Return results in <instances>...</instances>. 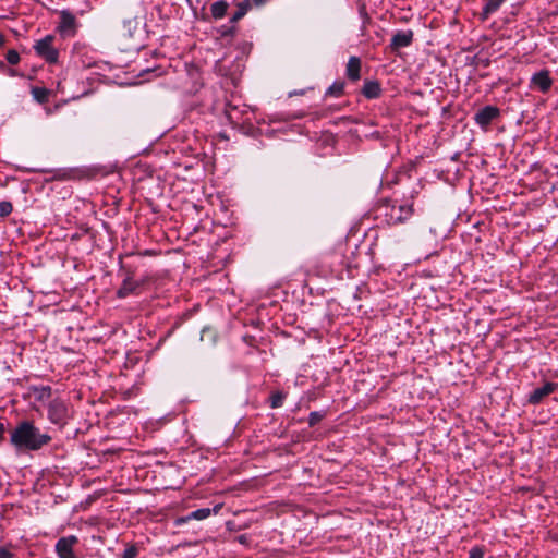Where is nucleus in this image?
I'll return each instance as SVG.
<instances>
[{
  "mask_svg": "<svg viewBox=\"0 0 558 558\" xmlns=\"http://www.w3.org/2000/svg\"><path fill=\"white\" fill-rule=\"evenodd\" d=\"M52 437L28 420L20 421L10 432V444L17 452L39 451L48 446Z\"/></svg>",
  "mask_w": 558,
  "mask_h": 558,
  "instance_id": "1",
  "label": "nucleus"
},
{
  "mask_svg": "<svg viewBox=\"0 0 558 558\" xmlns=\"http://www.w3.org/2000/svg\"><path fill=\"white\" fill-rule=\"evenodd\" d=\"M53 40V36L47 35L34 45L36 53L50 64L57 63L59 59V51L54 48Z\"/></svg>",
  "mask_w": 558,
  "mask_h": 558,
  "instance_id": "2",
  "label": "nucleus"
},
{
  "mask_svg": "<svg viewBox=\"0 0 558 558\" xmlns=\"http://www.w3.org/2000/svg\"><path fill=\"white\" fill-rule=\"evenodd\" d=\"M413 215V203H404L400 205H392L389 213L386 214L388 221L391 225H399L409 220Z\"/></svg>",
  "mask_w": 558,
  "mask_h": 558,
  "instance_id": "3",
  "label": "nucleus"
},
{
  "mask_svg": "<svg viewBox=\"0 0 558 558\" xmlns=\"http://www.w3.org/2000/svg\"><path fill=\"white\" fill-rule=\"evenodd\" d=\"M68 418V408L61 399H53L48 404V420L56 425H64Z\"/></svg>",
  "mask_w": 558,
  "mask_h": 558,
  "instance_id": "4",
  "label": "nucleus"
},
{
  "mask_svg": "<svg viewBox=\"0 0 558 558\" xmlns=\"http://www.w3.org/2000/svg\"><path fill=\"white\" fill-rule=\"evenodd\" d=\"M77 21L76 17L69 11L60 12V22L58 31L62 37H73L76 34Z\"/></svg>",
  "mask_w": 558,
  "mask_h": 558,
  "instance_id": "5",
  "label": "nucleus"
},
{
  "mask_svg": "<svg viewBox=\"0 0 558 558\" xmlns=\"http://www.w3.org/2000/svg\"><path fill=\"white\" fill-rule=\"evenodd\" d=\"M78 543L76 536L61 537L56 544V551L59 558H76L73 547Z\"/></svg>",
  "mask_w": 558,
  "mask_h": 558,
  "instance_id": "6",
  "label": "nucleus"
},
{
  "mask_svg": "<svg viewBox=\"0 0 558 558\" xmlns=\"http://www.w3.org/2000/svg\"><path fill=\"white\" fill-rule=\"evenodd\" d=\"M499 116V109L495 106H485L474 117L475 122L481 126H487Z\"/></svg>",
  "mask_w": 558,
  "mask_h": 558,
  "instance_id": "7",
  "label": "nucleus"
},
{
  "mask_svg": "<svg viewBox=\"0 0 558 558\" xmlns=\"http://www.w3.org/2000/svg\"><path fill=\"white\" fill-rule=\"evenodd\" d=\"M413 36H414V34L410 29L397 32L392 36L391 41H390L391 50L397 51L401 48L409 47L413 41Z\"/></svg>",
  "mask_w": 558,
  "mask_h": 558,
  "instance_id": "8",
  "label": "nucleus"
},
{
  "mask_svg": "<svg viewBox=\"0 0 558 558\" xmlns=\"http://www.w3.org/2000/svg\"><path fill=\"white\" fill-rule=\"evenodd\" d=\"M557 389V384L555 383H546L542 387L535 388L530 395H529V402L531 404H538L541 403L547 396H549L551 392H554Z\"/></svg>",
  "mask_w": 558,
  "mask_h": 558,
  "instance_id": "9",
  "label": "nucleus"
},
{
  "mask_svg": "<svg viewBox=\"0 0 558 558\" xmlns=\"http://www.w3.org/2000/svg\"><path fill=\"white\" fill-rule=\"evenodd\" d=\"M532 84L541 92L546 93L553 85L548 71H539L532 76Z\"/></svg>",
  "mask_w": 558,
  "mask_h": 558,
  "instance_id": "10",
  "label": "nucleus"
},
{
  "mask_svg": "<svg viewBox=\"0 0 558 558\" xmlns=\"http://www.w3.org/2000/svg\"><path fill=\"white\" fill-rule=\"evenodd\" d=\"M142 282L134 280L131 277H126L119 288L117 295L121 299L126 298L128 295L134 293L140 287Z\"/></svg>",
  "mask_w": 558,
  "mask_h": 558,
  "instance_id": "11",
  "label": "nucleus"
},
{
  "mask_svg": "<svg viewBox=\"0 0 558 558\" xmlns=\"http://www.w3.org/2000/svg\"><path fill=\"white\" fill-rule=\"evenodd\" d=\"M506 0H484V7L481 13L482 20H487L492 14L497 12Z\"/></svg>",
  "mask_w": 558,
  "mask_h": 558,
  "instance_id": "12",
  "label": "nucleus"
},
{
  "mask_svg": "<svg viewBox=\"0 0 558 558\" xmlns=\"http://www.w3.org/2000/svg\"><path fill=\"white\" fill-rule=\"evenodd\" d=\"M361 60L357 57H350L347 64V76L351 81H357L360 78Z\"/></svg>",
  "mask_w": 558,
  "mask_h": 558,
  "instance_id": "13",
  "label": "nucleus"
},
{
  "mask_svg": "<svg viewBox=\"0 0 558 558\" xmlns=\"http://www.w3.org/2000/svg\"><path fill=\"white\" fill-rule=\"evenodd\" d=\"M380 94V85L375 81L365 82L363 87V95L366 98H377Z\"/></svg>",
  "mask_w": 558,
  "mask_h": 558,
  "instance_id": "14",
  "label": "nucleus"
},
{
  "mask_svg": "<svg viewBox=\"0 0 558 558\" xmlns=\"http://www.w3.org/2000/svg\"><path fill=\"white\" fill-rule=\"evenodd\" d=\"M33 396L36 401L44 402L46 400H49L51 397V387H49V386L34 387Z\"/></svg>",
  "mask_w": 558,
  "mask_h": 558,
  "instance_id": "15",
  "label": "nucleus"
},
{
  "mask_svg": "<svg viewBox=\"0 0 558 558\" xmlns=\"http://www.w3.org/2000/svg\"><path fill=\"white\" fill-rule=\"evenodd\" d=\"M227 9H228V3L226 1L214 2L210 8L211 15L215 19H221L225 16Z\"/></svg>",
  "mask_w": 558,
  "mask_h": 558,
  "instance_id": "16",
  "label": "nucleus"
},
{
  "mask_svg": "<svg viewBox=\"0 0 558 558\" xmlns=\"http://www.w3.org/2000/svg\"><path fill=\"white\" fill-rule=\"evenodd\" d=\"M251 7H252L251 0H245V1L241 2L238 5L236 12L231 17V21L238 22L239 20H241L247 13V11L251 9Z\"/></svg>",
  "mask_w": 558,
  "mask_h": 558,
  "instance_id": "17",
  "label": "nucleus"
},
{
  "mask_svg": "<svg viewBox=\"0 0 558 558\" xmlns=\"http://www.w3.org/2000/svg\"><path fill=\"white\" fill-rule=\"evenodd\" d=\"M211 513V510L209 508H202L197 509L195 511H192L187 517L186 520H204L208 518Z\"/></svg>",
  "mask_w": 558,
  "mask_h": 558,
  "instance_id": "18",
  "label": "nucleus"
},
{
  "mask_svg": "<svg viewBox=\"0 0 558 558\" xmlns=\"http://www.w3.org/2000/svg\"><path fill=\"white\" fill-rule=\"evenodd\" d=\"M32 94L34 98L40 104L47 101L48 99V92L45 88L35 87L33 88Z\"/></svg>",
  "mask_w": 558,
  "mask_h": 558,
  "instance_id": "19",
  "label": "nucleus"
},
{
  "mask_svg": "<svg viewBox=\"0 0 558 558\" xmlns=\"http://www.w3.org/2000/svg\"><path fill=\"white\" fill-rule=\"evenodd\" d=\"M13 210V206L11 202L2 201L0 202V217L4 218L9 216Z\"/></svg>",
  "mask_w": 558,
  "mask_h": 558,
  "instance_id": "20",
  "label": "nucleus"
},
{
  "mask_svg": "<svg viewBox=\"0 0 558 558\" xmlns=\"http://www.w3.org/2000/svg\"><path fill=\"white\" fill-rule=\"evenodd\" d=\"M284 396L281 392L274 393L270 398L271 408L276 409L282 405Z\"/></svg>",
  "mask_w": 558,
  "mask_h": 558,
  "instance_id": "21",
  "label": "nucleus"
},
{
  "mask_svg": "<svg viewBox=\"0 0 558 558\" xmlns=\"http://www.w3.org/2000/svg\"><path fill=\"white\" fill-rule=\"evenodd\" d=\"M7 61L10 63V64H17L20 62V54L16 50L12 49V50H9L7 52Z\"/></svg>",
  "mask_w": 558,
  "mask_h": 558,
  "instance_id": "22",
  "label": "nucleus"
},
{
  "mask_svg": "<svg viewBox=\"0 0 558 558\" xmlns=\"http://www.w3.org/2000/svg\"><path fill=\"white\" fill-rule=\"evenodd\" d=\"M342 85L341 84H333L332 86H330L327 90V95H333V96H339L342 94Z\"/></svg>",
  "mask_w": 558,
  "mask_h": 558,
  "instance_id": "23",
  "label": "nucleus"
},
{
  "mask_svg": "<svg viewBox=\"0 0 558 558\" xmlns=\"http://www.w3.org/2000/svg\"><path fill=\"white\" fill-rule=\"evenodd\" d=\"M323 418V415L319 412H312L308 416V424L311 426L316 425L320 420Z\"/></svg>",
  "mask_w": 558,
  "mask_h": 558,
  "instance_id": "24",
  "label": "nucleus"
},
{
  "mask_svg": "<svg viewBox=\"0 0 558 558\" xmlns=\"http://www.w3.org/2000/svg\"><path fill=\"white\" fill-rule=\"evenodd\" d=\"M484 557V550L481 547H473L469 551V558H483Z\"/></svg>",
  "mask_w": 558,
  "mask_h": 558,
  "instance_id": "25",
  "label": "nucleus"
},
{
  "mask_svg": "<svg viewBox=\"0 0 558 558\" xmlns=\"http://www.w3.org/2000/svg\"><path fill=\"white\" fill-rule=\"evenodd\" d=\"M137 556V548L131 546L126 548L122 555V558H135Z\"/></svg>",
  "mask_w": 558,
  "mask_h": 558,
  "instance_id": "26",
  "label": "nucleus"
},
{
  "mask_svg": "<svg viewBox=\"0 0 558 558\" xmlns=\"http://www.w3.org/2000/svg\"><path fill=\"white\" fill-rule=\"evenodd\" d=\"M0 558H14V555L4 547H0Z\"/></svg>",
  "mask_w": 558,
  "mask_h": 558,
  "instance_id": "27",
  "label": "nucleus"
},
{
  "mask_svg": "<svg viewBox=\"0 0 558 558\" xmlns=\"http://www.w3.org/2000/svg\"><path fill=\"white\" fill-rule=\"evenodd\" d=\"M268 0H251V3L253 2L255 5L259 7L267 2Z\"/></svg>",
  "mask_w": 558,
  "mask_h": 558,
  "instance_id": "28",
  "label": "nucleus"
},
{
  "mask_svg": "<svg viewBox=\"0 0 558 558\" xmlns=\"http://www.w3.org/2000/svg\"><path fill=\"white\" fill-rule=\"evenodd\" d=\"M1 72H7L9 75H12V76L15 75L14 70L9 69L8 66H7V70H2Z\"/></svg>",
  "mask_w": 558,
  "mask_h": 558,
  "instance_id": "29",
  "label": "nucleus"
},
{
  "mask_svg": "<svg viewBox=\"0 0 558 558\" xmlns=\"http://www.w3.org/2000/svg\"><path fill=\"white\" fill-rule=\"evenodd\" d=\"M3 434H4V426H3V424H0V439L3 438Z\"/></svg>",
  "mask_w": 558,
  "mask_h": 558,
  "instance_id": "30",
  "label": "nucleus"
},
{
  "mask_svg": "<svg viewBox=\"0 0 558 558\" xmlns=\"http://www.w3.org/2000/svg\"><path fill=\"white\" fill-rule=\"evenodd\" d=\"M7 70V65L3 61L0 60V71Z\"/></svg>",
  "mask_w": 558,
  "mask_h": 558,
  "instance_id": "31",
  "label": "nucleus"
},
{
  "mask_svg": "<svg viewBox=\"0 0 558 558\" xmlns=\"http://www.w3.org/2000/svg\"><path fill=\"white\" fill-rule=\"evenodd\" d=\"M4 43V38L3 36L0 34V45H2Z\"/></svg>",
  "mask_w": 558,
  "mask_h": 558,
  "instance_id": "32",
  "label": "nucleus"
},
{
  "mask_svg": "<svg viewBox=\"0 0 558 558\" xmlns=\"http://www.w3.org/2000/svg\"><path fill=\"white\" fill-rule=\"evenodd\" d=\"M415 194H416V192H414V191H413V192L411 193V195H410V198H411V199H413V198L415 197Z\"/></svg>",
  "mask_w": 558,
  "mask_h": 558,
  "instance_id": "33",
  "label": "nucleus"
}]
</instances>
